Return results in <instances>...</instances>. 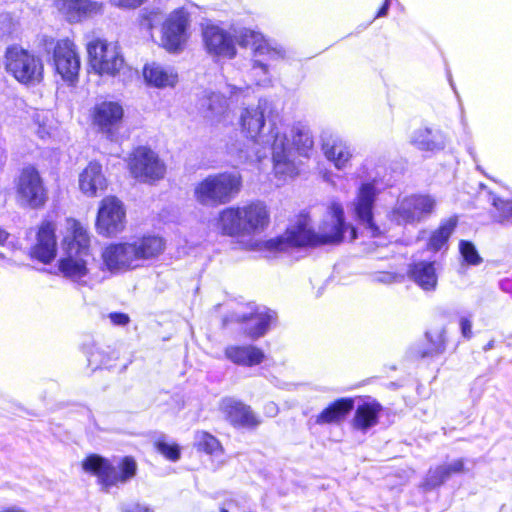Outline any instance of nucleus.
<instances>
[{
	"instance_id": "1",
	"label": "nucleus",
	"mask_w": 512,
	"mask_h": 512,
	"mask_svg": "<svg viewBox=\"0 0 512 512\" xmlns=\"http://www.w3.org/2000/svg\"><path fill=\"white\" fill-rule=\"evenodd\" d=\"M356 239V230L345 222L344 210L340 203L332 202L319 232L310 228L307 216L301 215L295 224L290 225L284 235L265 241L262 248L270 253L287 251L292 247L339 244Z\"/></svg>"
},
{
	"instance_id": "2",
	"label": "nucleus",
	"mask_w": 512,
	"mask_h": 512,
	"mask_svg": "<svg viewBox=\"0 0 512 512\" xmlns=\"http://www.w3.org/2000/svg\"><path fill=\"white\" fill-rule=\"evenodd\" d=\"M203 41L209 54L229 59L236 55V41L242 47H251L255 56H267L268 60L284 59L286 55L282 46L266 40L261 33L250 29H241L232 35L223 28L210 24L203 29Z\"/></svg>"
},
{
	"instance_id": "3",
	"label": "nucleus",
	"mask_w": 512,
	"mask_h": 512,
	"mask_svg": "<svg viewBox=\"0 0 512 512\" xmlns=\"http://www.w3.org/2000/svg\"><path fill=\"white\" fill-rule=\"evenodd\" d=\"M292 141L285 130L275 125L271 126V156L273 173L282 184L299 174V162L296 153L308 157L314 141L310 130L302 125H294L290 130Z\"/></svg>"
},
{
	"instance_id": "4",
	"label": "nucleus",
	"mask_w": 512,
	"mask_h": 512,
	"mask_svg": "<svg viewBox=\"0 0 512 512\" xmlns=\"http://www.w3.org/2000/svg\"><path fill=\"white\" fill-rule=\"evenodd\" d=\"M90 242L88 229L75 219H67L58 271L64 278L82 286L90 281V260L93 259Z\"/></svg>"
},
{
	"instance_id": "5",
	"label": "nucleus",
	"mask_w": 512,
	"mask_h": 512,
	"mask_svg": "<svg viewBox=\"0 0 512 512\" xmlns=\"http://www.w3.org/2000/svg\"><path fill=\"white\" fill-rule=\"evenodd\" d=\"M270 222V212L262 201L227 207L216 218L217 230L227 236H250L264 231Z\"/></svg>"
},
{
	"instance_id": "6",
	"label": "nucleus",
	"mask_w": 512,
	"mask_h": 512,
	"mask_svg": "<svg viewBox=\"0 0 512 512\" xmlns=\"http://www.w3.org/2000/svg\"><path fill=\"white\" fill-rule=\"evenodd\" d=\"M242 178L236 172L209 175L194 189L196 200L202 205H222L232 201L240 192Z\"/></svg>"
},
{
	"instance_id": "7",
	"label": "nucleus",
	"mask_w": 512,
	"mask_h": 512,
	"mask_svg": "<svg viewBox=\"0 0 512 512\" xmlns=\"http://www.w3.org/2000/svg\"><path fill=\"white\" fill-rule=\"evenodd\" d=\"M4 65L6 71L20 83L35 85L43 78L42 60L18 45L7 47Z\"/></svg>"
},
{
	"instance_id": "8",
	"label": "nucleus",
	"mask_w": 512,
	"mask_h": 512,
	"mask_svg": "<svg viewBox=\"0 0 512 512\" xmlns=\"http://www.w3.org/2000/svg\"><path fill=\"white\" fill-rule=\"evenodd\" d=\"M436 200L428 194H412L398 198L389 218L398 225H415L430 217L436 208Z\"/></svg>"
},
{
	"instance_id": "9",
	"label": "nucleus",
	"mask_w": 512,
	"mask_h": 512,
	"mask_svg": "<svg viewBox=\"0 0 512 512\" xmlns=\"http://www.w3.org/2000/svg\"><path fill=\"white\" fill-rule=\"evenodd\" d=\"M82 467L84 471L96 475L99 483L106 491L118 483H126L132 479L137 470L136 462L130 457H125L122 460L119 472L108 460L98 455L88 456L83 461Z\"/></svg>"
},
{
	"instance_id": "10",
	"label": "nucleus",
	"mask_w": 512,
	"mask_h": 512,
	"mask_svg": "<svg viewBox=\"0 0 512 512\" xmlns=\"http://www.w3.org/2000/svg\"><path fill=\"white\" fill-rule=\"evenodd\" d=\"M91 68L98 75L115 76L124 67V58L116 43L96 38L88 42Z\"/></svg>"
},
{
	"instance_id": "11",
	"label": "nucleus",
	"mask_w": 512,
	"mask_h": 512,
	"mask_svg": "<svg viewBox=\"0 0 512 512\" xmlns=\"http://www.w3.org/2000/svg\"><path fill=\"white\" fill-rule=\"evenodd\" d=\"M15 199L23 208L38 209L47 201V190L39 172L31 166L21 170L14 181Z\"/></svg>"
},
{
	"instance_id": "12",
	"label": "nucleus",
	"mask_w": 512,
	"mask_h": 512,
	"mask_svg": "<svg viewBox=\"0 0 512 512\" xmlns=\"http://www.w3.org/2000/svg\"><path fill=\"white\" fill-rule=\"evenodd\" d=\"M380 192L381 189L378 187L377 180L363 182L358 187L353 202L354 211L359 222L363 225L366 233L373 238L382 234L380 228L373 221V208Z\"/></svg>"
},
{
	"instance_id": "13",
	"label": "nucleus",
	"mask_w": 512,
	"mask_h": 512,
	"mask_svg": "<svg viewBox=\"0 0 512 512\" xmlns=\"http://www.w3.org/2000/svg\"><path fill=\"white\" fill-rule=\"evenodd\" d=\"M190 17L183 9L172 11L162 24L161 45L168 52H178L183 49L189 38Z\"/></svg>"
},
{
	"instance_id": "14",
	"label": "nucleus",
	"mask_w": 512,
	"mask_h": 512,
	"mask_svg": "<svg viewBox=\"0 0 512 512\" xmlns=\"http://www.w3.org/2000/svg\"><path fill=\"white\" fill-rule=\"evenodd\" d=\"M271 108L267 99H259L256 106L242 108L239 115V125L241 132L254 143L270 144L273 141L271 131L267 136H261V131L265 126V114Z\"/></svg>"
},
{
	"instance_id": "15",
	"label": "nucleus",
	"mask_w": 512,
	"mask_h": 512,
	"mask_svg": "<svg viewBox=\"0 0 512 512\" xmlns=\"http://www.w3.org/2000/svg\"><path fill=\"white\" fill-rule=\"evenodd\" d=\"M131 174L142 182H154L165 175V165L158 155L147 147H138L129 157Z\"/></svg>"
},
{
	"instance_id": "16",
	"label": "nucleus",
	"mask_w": 512,
	"mask_h": 512,
	"mask_svg": "<svg viewBox=\"0 0 512 512\" xmlns=\"http://www.w3.org/2000/svg\"><path fill=\"white\" fill-rule=\"evenodd\" d=\"M126 223V211L121 200L107 196L100 202L96 229L100 235L114 236L122 232Z\"/></svg>"
},
{
	"instance_id": "17",
	"label": "nucleus",
	"mask_w": 512,
	"mask_h": 512,
	"mask_svg": "<svg viewBox=\"0 0 512 512\" xmlns=\"http://www.w3.org/2000/svg\"><path fill=\"white\" fill-rule=\"evenodd\" d=\"M231 320L243 324L247 336L258 339L267 333L276 320V313L266 307L249 304L246 310L234 312Z\"/></svg>"
},
{
	"instance_id": "18",
	"label": "nucleus",
	"mask_w": 512,
	"mask_h": 512,
	"mask_svg": "<svg viewBox=\"0 0 512 512\" xmlns=\"http://www.w3.org/2000/svg\"><path fill=\"white\" fill-rule=\"evenodd\" d=\"M53 45V61L57 73L70 85H73L77 79L80 70V58L75 44L69 39H61Z\"/></svg>"
},
{
	"instance_id": "19",
	"label": "nucleus",
	"mask_w": 512,
	"mask_h": 512,
	"mask_svg": "<svg viewBox=\"0 0 512 512\" xmlns=\"http://www.w3.org/2000/svg\"><path fill=\"white\" fill-rule=\"evenodd\" d=\"M130 241L112 243L101 254L103 264L112 273L138 268Z\"/></svg>"
},
{
	"instance_id": "20",
	"label": "nucleus",
	"mask_w": 512,
	"mask_h": 512,
	"mask_svg": "<svg viewBox=\"0 0 512 512\" xmlns=\"http://www.w3.org/2000/svg\"><path fill=\"white\" fill-rule=\"evenodd\" d=\"M56 227L52 222H43L37 231L36 241L30 248V256L43 264L51 263L57 255Z\"/></svg>"
},
{
	"instance_id": "21",
	"label": "nucleus",
	"mask_w": 512,
	"mask_h": 512,
	"mask_svg": "<svg viewBox=\"0 0 512 512\" xmlns=\"http://www.w3.org/2000/svg\"><path fill=\"white\" fill-rule=\"evenodd\" d=\"M123 115L124 111L119 103L104 101L94 107L93 123L102 133L112 138L122 121Z\"/></svg>"
},
{
	"instance_id": "22",
	"label": "nucleus",
	"mask_w": 512,
	"mask_h": 512,
	"mask_svg": "<svg viewBox=\"0 0 512 512\" xmlns=\"http://www.w3.org/2000/svg\"><path fill=\"white\" fill-rule=\"evenodd\" d=\"M56 9L69 22H79L85 18L102 13V3L92 0H55Z\"/></svg>"
},
{
	"instance_id": "23",
	"label": "nucleus",
	"mask_w": 512,
	"mask_h": 512,
	"mask_svg": "<svg viewBox=\"0 0 512 512\" xmlns=\"http://www.w3.org/2000/svg\"><path fill=\"white\" fill-rule=\"evenodd\" d=\"M220 410L225 418L235 427H256L259 420L250 406L234 399L224 398L220 402Z\"/></svg>"
},
{
	"instance_id": "24",
	"label": "nucleus",
	"mask_w": 512,
	"mask_h": 512,
	"mask_svg": "<svg viewBox=\"0 0 512 512\" xmlns=\"http://www.w3.org/2000/svg\"><path fill=\"white\" fill-rule=\"evenodd\" d=\"M321 150L325 158L338 170L345 169L353 157L351 146L338 136L322 138Z\"/></svg>"
},
{
	"instance_id": "25",
	"label": "nucleus",
	"mask_w": 512,
	"mask_h": 512,
	"mask_svg": "<svg viewBox=\"0 0 512 512\" xmlns=\"http://www.w3.org/2000/svg\"><path fill=\"white\" fill-rule=\"evenodd\" d=\"M133 256L136 257L138 267L144 265L146 261H150L159 257L165 250V241L162 237L156 235H145L134 238L130 241Z\"/></svg>"
},
{
	"instance_id": "26",
	"label": "nucleus",
	"mask_w": 512,
	"mask_h": 512,
	"mask_svg": "<svg viewBox=\"0 0 512 512\" xmlns=\"http://www.w3.org/2000/svg\"><path fill=\"white\" fill-rule=\"evenodd\" d=\"M224 355L233 364L244 367L259 365L265 359L264 351L254 345H229L225 348Z\"/></svg>"
},
{
	"instance_id": "27",
	"label": "nucleus",
	"mask_w": 512,
	"mask_h": 512,
	"mask_svg": "<svg viewBox=\"0 0 512 512\" xmlns=\"http://www.w3.org/2000/svg\"><path fill=\"white\" fill-rule=\"evenodd\" d=\"M107 187V180L102 167L97 162H90L79 175V188L87 196H95Z\"/></svg>"
},
{
	"instance_id": "28",
	"label": "nucleus",
	"mask_w": 512,
	"mask_h": 512,
	"mask_svg": "<svg viewBox=\"0 0 512 512\" xmlns=\"http://www.w3.org/2000/svg\"><path fill=\"white\" fill-rule=\"evenodd\" d=\"M464 472H466L464 459H455L451 463L442 464L436 466L435 468L429 469L423 486L428 490L437 488L441 486L446 480H448L452 475Z\"/></svg>"
},
{
	"instance_id": "29",
	"label": "nucleus",
	"mask_w": 512,
	"mask_h": 512,
	"mask_svg": "<svg viewBox=\"0 0 512 512\" xmlns=\"http://www.w3.org/2000/svg\"><path fill=\"white\" fill-rule=\"evenodd\" d=\"M411 143L422 151H440L446 147L447 137L439 129L424 127L414 131Z\"/></svg>"
},
{
	"instance_id": "30",
	"label": "nucleus",
	"mask_w": 512,
	"mask_h": 512,
	"mask_svg": "<svg viewBox=\"0 0 512 512\" xmlns=\"http://www.w3.org/2000/svg\"><path fill=\"white\" fill-rule=\"evenodd\" d=\"M143 75L149 85L157 88L174 87L178 82V74L173 68L157 63L146 64Z\"/></svg>"
},
{
	"instance_id": "31",
	"label": "nucleus",
	"mask_w": 512,
	"mask_h": 512,
	"mask_svg": "<svg viewBox=\"0 0 512 512\" xmlns=\"http://www.w3.org/2000/svg\"><path fill=\"white\" fill-rule=\"evenodd\" d=\"M410 278L423 290L433 291L437 286L438 276L434 262L420 261L411 265Z\"/></svg>"
},
{
	"instance_id": "32",
	"label": "nucleus",
	"mask_w": 512,
	"mask_h": 512,
	"mask_svg": "<svg viewBox=\"0 0 512 512\" xmlns=\"http://www.w3.org/2000/svg\"><path fill=\"white\" fill-rule=\"evenodd\" d=\"M381 410V405L375 401L359 404L352 420L353 427L362 432H366L378 423Z\"/></svg>"
},
{
	"instance_id": "33",
	"label": "nucleus",
	"mask_w": 512,
	"mask_h": 512,
	"mask_svg": "<svg viewBox=\"0 0 512 512\" xmlns=\"http://www.w3.org/2000/svg\"><path fill=\"white\" fill-rule=\"evenodd\" d=\"M354 407L350 398H341L325 408L317 417L316 424H330L341 421Z\"/></svg>"
},
{
	"instance_id": "34",
	"label": "nucleus",
	"mask_w": 512,
	"mask_h": 512,
	"mask_svg": "<svg viewBox=\"0 0 512 512\" xmlns=\"http://www.w3.org/2000/svg\"><path fill=\"white\" fill-rule=\"evenodd\" d=\"M457 223V216H451L448 219L443 220L439 227L431 234L427 243V249L433 252L447 249L448 240L453 234Z\"/></svg>"
},
{
	"instance_id": "35",
	"label": "nucleus",
	"mask_w": 512,
	"mask_h": 512,
	"mask_svg": "<svg viewBox=\"0 0 512 512\" xmlns=\"http://www.w3.org/2000/svg\"><path fill=\"white\" fill-rule=\"evenodd\" d=\"M201 107L205 109V117L219 120L228 110L227 99L220 93L209 92L201 100Z\"/></svg>"
},
{
	"instance_id": "36",
	"label": "nucleus",
	"mask_w": 512,
	"mask_h": 512,
	"mask_svg": "<svg viewBox=\"0 0 512 512\" xmlns=\"http://www.w3.org/2000/svg\"><path fill=\"white\" fill-rule=\"evenodd\" d=\"M194 445L198 450L210 455H218L223 451L219 440L206 431H197L195 433Z\"/></svg>"
},
{
	"instance_id": "37",
	"label": "nucleus",
	"mask_w": 512,
	"mask_h": 512,
	"mask_svg": "<svg viewBox=\"0 0 512 512\" xmlns=\"http://www.w3.org/2000/svg\"><path fill=\"white\" fill-rule=\"evenodd\" d=\"M488 201L495 208V218L498 221H512V200H503L493 193L488 194Z\"/></svg>"
},
{
	"instance_id": "38",
	"label": "nucleus",
	"mask_w": 512,
	"mask_h": 512,
	"mask_svg": "<svg viewBox=\"0 0 512 512\" xmlns=\"http://www.w3.org/2000/svg\"><path fill=\"white\" fill-rule=\"evenodd\" d=\"M251 73L256 85L268 87L272 84V79L268 72V65L263 63L261 60L255 59L253 61Z\"/></svg>"
},
{
	"instance_id": "39",
	"label": "nucleus",
	"mask_w": 512,
	"mask_h": 512,
	"mask_svg": "<svg viewBox=\"0 0 512 512\" xmlns=\"http://www.w3.org/2000/svg\"><path fill=\"white\" fill-rule=\"evenodd\" d=\"M459 251L464 261L469 265H478L482 262V258L472 242L461 240L459 243Z\"/></svg>"
},
{
	"instance_id": "40",
	"label": "nucleus",
	"mask_w": 512,
	"mask_h": 512,
	"mask_svg": "<svg viewBox=\"0 0 512 512\" xmlns=\"http://www.w3.org/2000/svg\"><path fill=\"white\" fill-rule=\"evenodd\" d=\"M156 449L165 458L170 461H177L180 458V449L176 444H169L163 439H158L155 442Z\"/></svg>"
},
{
	"instance_id": "41",
	"label": "nucleus",
	"mask_w": 512,
	"mask_h": 512,
	"mask_svg": "<svg viewBox=\"0 0 512 512\" xmlns=\"http://www.w3.org/2000/svg\"><path fill=\"white\" fill-rule=\"evenodd\" d=\"M429 340L432 343V348L429 352L424 353L423 356L431 355V354H439L442 353L445 349V337L444 331H441L437 334L436 339L432 340L431 335L429 333L426 334Z\"/></svg>"
},
{
	"instance_id": "42",
	"label": "nucleus",
	"mask_w": 512,
	"mask_h": 512,
	"mask_svg": "<svg viewBox=\"0 0 512 512\" xmlns=\"http://www.w3.org/2000/svg\"><path fill=\"white\" fill-rule=\"evenodd\" d=\"M373 280L377 283L392 284L395 282H401L403 276L392 272H378L373 276Z\"/></svg>"
},
{
	"instance_id": "43",
	"label": "nucleus",
	"mask_w": 512,
	"mask_h": 512,
	"mask_svg": "<svg viewBox=\"0 0 512 512\" xmlns=\"http://www.w3.org/2000/svg\"><path fill=\"white\" fill-rule=\"evenodd\" d=\"M161 12L158 9L144 10L142 13L143 25L152 29L154 24L160 19Z\"/></svg>"
},
{
	"instance_id": "44",
	"label": "nucleus",
	"mask_w": 512,
	"mask_h": 512,
	"mask_svg": "<svg viewBox=\"0 0 512 512\" xmlns=\"http://www.w3.org/2000/svg\"><path fill=\"white\" fill-rule=\"evenodd\" d=\"M46 115H40L39 113L35 116V122L38 124L37 134L40 138L44 139L50 134V125L47 124Z\"/></svg>"
},
{
	"instance_id": "45",
	"label": "nucleus",
	"mask_w": 512,
	"mask_h": 512,
	"mask_svg": "<svg viewBox=\"0 0 512 512\" xmlns=\"http://www.w3.org/2000/svg\"><path fill=\"white\" fill-rule=\"evenodd\" d=\"M122 512H154L153 509L139 502H130L122 505Z\"/></svg>"
},
{
	"instance_id": "46",
	"label": "nucleus",
	"mask_w": 512,
	"mask_h": 512,
	"mask_svg": "<svg viewBox=\"0 0 512 512\" xmlns=\"http://www.w3.org/2000/svg\"><path fill=\"white\" fill-rule=\"evenodd\" d=\"M146 0H110L111 4L119 8L135 9Z\"/></svg>"
},
{
	"instance_id": "47",
	"label": "nucleus",
	"mask_w": 512,
	"mask_h": 512,
	"mask_svg": "<svg viewBox=\"0 0 512 512\" xmlns=\"http://www.w3.org/2000/svg\"><path fill=\"white\" fill-rule=\"evenodd\" d=\"M460 328L463 337L467 339L472 337V322L470 318L462 317L460 319Z\"/></svg>"
},
{
	"instance_id": "48",
	"label": "nucleus",
	"mask_w": 512,
	"mask_h": 512,
	"mask_svg": "<svg viewBox=\"0 0 512 512\" xmlns=\"http://www.w3.org/2000/svg\"><path fill=\"white\" fill-rule=\"evenodd\" d=\"M109 318L117 326H125L129 322V316L125 313H111Z\"/></svg>"
},
{
	"instance_id": "49",
	"label": "nucleus",
	"mask_w": 512,
	"mask_h": 512,
	"mask_svg": "<svg viewBox=\"0 0 512 512\" xmlns=\"http://www.w3.org/2000/svg\"><path fill=\"white\" fill-rule=\"evenodd\" d=\"M228 89H229V94H230V97L231 98H236L238 99V96L239 95H242V94H245L246 92H248L249 90V87L248 86H245V87H237L235 85H228L227 86Z\"/></svg>"
},
{
	"instance_id": "50",
	"label": "nucleus",
	"mask_w": 512,
	"mask_h": 512,
	"mask_svg": "<svg viewBox=\"0 0 512 512\" xmlns=\"http://www.w3.org/2000/svg\"><path fill=\"white\" fill-rule=\"evenodd\" d=\"M389 6H390V2H387V0H385V3L383 4V6L378 11L376 17H384V16H386L387 13H388V10H389Z\"/></svg>"
},
{
	"instance_id": "51",
	"label": "nucleus",
	"mask_w": 512,
	"mask_h": 512,
	"mask_svg": "<svg viewBox=\"0 0 512 512\" xmlns=\"http://www.w3.org/2000/svg\"><path fill=\"white\" fill-rule=\"evenodd\" d=\"M265 409L270 416L276 415L278 411V408L274 403L267 404Z\"/></svg>"
},
{
	"instance_id": "52",
	"label": "nucleus",
	"mask_w": 512,
	"mask_h": 512,
	"mask_svg": "<svg viewBox=\"0 0 512 512\" xmlns=\"http://www.w3.org/2000/svg\"><path fill=\"white\" fill-rule=\"evenodd\" d=\"M8 238V233L0 228V245H3Z\"/></svg>"
},
{
	"instance_id": "53",
	"label": "nucleus",
	"mask_w": 512,
	"mask_h": 512,
	"mask_svg": "<svg viewBox=\"0 0 512 512\" xmlns=\"http://www.w3.org/2000/svg\"><path fill=\"white\" fill-rule=\"evenodd\" d=\"M0 512H25L23 509L21 508H18V507H10L8 509H5L3 511H0Z\"/></svg>"
},
{
	"instance_id": "54",
	"label": "nucleus",
	"mask_w": 512,
	"mask_h": 512,
	"mask_svg": "<svg viewBox=\"0 0 512 512\" xmlns=\"http://www.w3.org/2000/svg\"><path fill=\"white\" fill-rule=\"evenodd\" d=\"M220 512H229V511H228L227 509H225V508H222V509L220 510Z\"/></svg>"
},
{
	"instance_id": "55",
	"label": "nucleus",
	"mask_w": 512,
	"mask_h": 512,
	"mask_svg": "<svg viewBox=\"0 0 512 512\" xmlns=\"http://www.w3.org/2000/svg\"><path fill=\"white\" fill-rule=\"evenodd\" d=\"M491 347H492V344L489 343L485 349H488V348H491Z\"/></svg>"
},
{
	"instance_id": "56",
	"label": "nucleus",
	"mask_w": 512,
	"mask_h": 512,
	"mask_svg": "<svg viewBox=\"0 0 512 512\" xmlns=\"http://www.w3.org/2000/svg\"><path fill=\"white\" fill-rule=\"evenodd\" d=\"M3 259V255L0 253V261Z\"/></svg>"
},
{
	"instance_id": "57",
	"label": "nucleus",
	"mask_w": 512,
	"mask_h": 512,
	"mask_svg": "<svg viewBox=\"0 0 512 512\" xmlns=\"http://www.w3.org/2000/svg\"><path fill=\"white\" fill-rule=\"evenodd\" d=\"M391 0H387V2H390Z\"/></svg>"
}]
</instances>
